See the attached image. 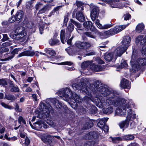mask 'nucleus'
I'll use <instances>...</instances> for the list:
<instances>
[{"mask_svg":"<svg viewBox=\"0 0 146 146\" xmlns=\"http://www.w3.org/2000/svg\"><path fill=\"white\" fill-rule=\"evenodd\" d=\"M117 95L116 93L115 98H113L112 100H107L105 102L102 99L101 102L98 104V106L100 108L110 105L118 106L115 111V114L120 116H124L126 115V109H128L130 108V104L128 100L123 98H118Z\"/></svg>","mask_w":146,"mask_h":146,"instance_id":"f257e3e1","label":"nucleus"},{"mask_svg":"<svg viewBox=\"0 0 146 146\" xmlns=\"http://www.w3.org/2000/svg\"><path fill=\"white\" fill-rule=\"evenodd\" d=\"M94 88L93 89H92L91 91H92L95 94H97L98 95L100 93L103 96L107 97V99L105 100L104 98L102 96H99L95 97L94 100L96 102V105L98 106V104L101 102V99L104 100V101L106 102L107 100H112L113 98H115V92L113 91H111L108 88L105 87L103 86L101 82L98 81H96L94 84Z\"/></svg>","mask_w":146,"mask_h":146,"instance_id":"f03ea898","label":"nucleus"},{"mask_svg":"<svg viewBox=\"0 0 146 146\" xmlns=\"http://www.w3.org/2000/svg\"><path fill=\"white\" fill-rule=\"evenodd\" d=\"M58 95L62 98V99L67 102L69 101V99H73L76 102L79 103L81 102V99L78 95L75 93H73L68 88L63 89L59 91L58 92Z\"/></svg>","mask_w":146,"mask_h":146,"instance_id":"7ed1b4c3","label":"nucleus"},{"mask_svg":"<svg viewBox=\"0 0 146 146\" xmlns=\"http://www.w3.org/2000/svg\"><path fill=\"white\" fill-rule=\"evenodd\" d=\"M134 58L135 56L133 54L131 63L132 71L135 72L139 70L142 66H146V58H139L135 61Z\"/></svg>","mask_w":146,"mask_h":146,"instance_id":"20e7f679","label":"nucleus"},{"mask_svg":"<svg viewBox=\"0 0 146 146\" xmlns=\"http://www.w3.org/2000/svg\"><path fill=\"white\" fill-rule=\"evenodd\" d=\"M131 41V38L129 36H126L124 37L121 42L123 46L118 47L115 51L114 53L115 56H121L127 49L129 44Z\"/></svg>","mask_w":146,"mask_h":146,"instance_id":"39448f33","label":"nucleus"},{"mask_svg":"<svg viewBox=\"0 0 146 146\" xmlns=\"http://www.w3.org/2000/svg\"><path fill=\"white\" fill-rule=\"evenodd\" d=\"M72 87L74 90H81L83 93L86 95V97L88 98V100H90L92 98V95L91 89L87 88L86 84L82 82L78 83H74L73 84Z\"/></svg>","mask_w":146,"mask_h":146,"instance_id":"423d86ee","label":"nucleus"},{"mask_svg":"<svg viewBox=\"0 0 146 146\" xmlns=\"http://www.w3.org/2000/svg\"><path fill=\"white\" fill-rule=\"evenodd\" d=\"M76 46L80 50L79 51H76L75 53L76 54H82V50H86L91 46L90 44L87 42H83L78 41L76 43Z\"/></svg>","mask_w":146,"mask_h":146,"instance_id":"0eeeda50","label":"nucleus"},{"mask_svg":"<svg viewBox=\"0 0 146 146\" xmlns=\"http://www.w3.org/2000/svg\"><path fill=\"white\" fill-rule=\"evenodd\" d=\"M52 109L51 105L47 104V106L45 104L41 102L39 105V110L41 112L46 115V117H48L49 115L50 110Z\"/></svg>","mask_w":146,"mask_h":146,"instance_id":"6e6552de","label":"nucleus"},{"mask_svg":"<svg viewBox=\"0 0 146 146\" xmlns=\"http://www.w3.org/2000/svg\"><path fill=\"white\" fill-rule=\"evenodd\" d=\"M90 8L91 10L90 13L91 19L93 21H94L98 16L99 12V9L98 7L94 6L93 4H90Z\"/></svg>","mask_w":146,"mask_h":146,"instance_id":"1a4fd4ad","label":"nucleus"},{"mask_svg":"<svg viewBox=\"0 0 146 146\" xmlns=\"http://www.w3.org/2000/svg\"><path fill=\"white\" fill-rule=\"evenodd\" d=\"M136 44L138 46H143L146 43V35L144 36L143 35H139L135 38Z\"/></svg>","mask_w":146,"mask_h":146,"instance_id":"9d476101","label":"nucleus"},{"mask_svg":"<svg viewBox=\"0 0 146 146\" xmlns=\"http://www.w3.org/2000/svg\"><path fill=\"white\" fill-rule=\"evenodd\" d=\"M24 28L22 27H18L16 29L15 33L18 38H21L24 37L26 35V33L23 32Z\"/></svg>","mask_w":146,"mask_h":146,"instance_id":"9b49d317","label":"nucleus"},{"mask_svg":"<svg viewBox=\"0 0 146 146\" xmlns=\"http://www.w3.org/2000/svg\"><path fill=\"white\" fill-rule=\"evenodd\" d=\"M18 50L17 49H14L11 53H9L7 54H5V57H6L4 59H2L1 60L2 61H7L11 60L14 56L15 54L18 53Z\"/></svg>","mask_w":146,"mask_h":146,"instance_id":"f8f14e48","label":"nucleus"},{"mask_svg":"<svg viewBox=\"0 0 146 146\" xmlns=\"http://www.w3.org/2000/svg\"><path fill=\"white\" fill-rule=\"evenodd\" d=\"M74 28V25L72 23L69 24L67 27L66 30V38L67 40L70 36L71 34L73 31Z\"/></svg>","mask_w":146,"mask_h":146,"instance_id":"ddd939ff","label":"nucleus"},{"mask_svg":"<svg viewBox=\"0 0 146 146\" xmlns=\"http://www.w3.org/2000/svg\"><path fill=\"white\" fill-rule=\"evenodd\" d=\"M85 30H88L89 29L92 31H94L95 29L92 26V23L90 21L85 22L83 24Z\"/></svg>","mask_w":146,"mask_h":146,"instance_id":"4468645a","label":"nucleus"},{"mask_svg":"<svg viewBox=\"0 0 146 146\" xmlns=\"http://www.w3.org/2000/svg\"><path fill=\"white\" fill-rule=\"evenodd\" d=\"M121 86L123 88L130 89L131 88L130 82L126 79H123L120 84Z\"/></svg>","mask_w":146,"mask_h":146,"instance_id":"2eb2a0df","label":"nucleus"},{"mask_svg":"<svg viewBox=\"0 0 146 146\" xmlns=\"http://www.w3.org/2000/svg\"><path fill=\"white\" fill-rule=\"evenodd\" d=\"M83 11H78L76 13V18L80 22H82L85 19V17L83 14Z\"/></svg>","mask_w":146,"mask_h":146,"instance_id":"dca6fc26","label":"nucleus"},{"mask_svg":"<svg viewBox=\"0 0 146 146\" xmlns=\"http://www.w3.org/2000/svg\"><path fill=\"white\" fill-rule=\"evenodd\" d=\"M97 137L96 133L94 131H91L84 136V138L86 139H91L93 138H96Z\"/></svg>","mask_w":146,"mask_h":146,"instance_id":"f3484780","label":"nucleus"},{"mask_svg":"<svg viewBox=\"0 0 146 146\" xmlns=\"http://www.w3.org/2000/svg\"><path fill=\"white\" fill-rule=\"evenodd\" d=\"M128 25L116 26L113 30L114 35L117 34L123 30Z\"/></svg>","mask_w":146,"mask_h":146,"instance_id":"a211bd4d","label":"nucleus"},{"mask_svg":"<svg viewBox=\"0 0 146 146\" xmlns=\"http://www.w3.org/2000/svg\"><path fill=\"white\" fill-rule=\"evenodd\" d=\"M35 54V52L33 51L27 50L19 54L18 56L19 57L24 56H32L34 55Z\"/></svg>","mask_w":146,"mask_h":146,"instance_id":"6ab92c4d","label":"nucleus"},{"mask_svg":"<svg viewBox=\"0 0 146 146\" xmlns=\"http://www.w3.org/2000/svg\"><path fill=\"white\" fill-rule=\"evenodd\" d=\"M136 117V115L133 113L132 110L131 109H129L127 110V115L126 117V119L128 120H130L131 119H135Z\"/></svg>","mask_w":146,"mask_h":146,"instance_id":"aec40b11","label":"nucleus"},{"mask_svg":"<svg viewBox=\"0 0 146 146\" xmlns=\"http://www.w3.org/2000/svg\"><path fill=\"white\" fill-rule=\"evenodd\" d=\"M90 68L92 70L97 72L101 71L103 70V68L101 66L94 64L90 65Z\"/></svg>","mask_w":146,"mask_h":146,"instance_id":"412c9836","label":"nucleus"},{"mask_svg":"<svg viewBox=\"0 0 146 146\" xmlns=\"http://www.w3.org/2000/svg\"><path fill=\"white\" fill-rule=\"evenodd\" d=\"M108 120V118H104L100 119L98 123V126L101 129L105 125V123Z\"/></svg>","mask_w":146,"mask_h":146,"instance_id":"4be33fe9","label":"nucleus"},{"mask_svg":"<svg viewBox=\"0 0 146 146\" xmlns=\"http://www.w3.org/2000/svg\"><path fill=\"white\" fill-rule=\"evenodd\" d=\"M50 101L51 103H54L56 108L59 109L62 107V104L61 102H60L54 98L51 99Z\"/></svg>","mask_w":146,"mask_h":146,"instance_id":"5701e85b","label":"nucleus"},{"mask_svg":"<svg viewBox=\"0 0 146 146\" xmlns=\"http://www.w3.org/2000/svg\"><path fill=\"white\" fill-rule=\"evenodd\" d=\"M120 0H103V1L107 2V3H110L111 6L112 8H117L118 6L116 5L117 3L115 2L119 1Z\"/></svg>","mask_w":146,"mask_h":146,"instance_id":"b1692460","label":"nucleus"},{"mask_svg":"<svg viewBox=\"0 0 146 146\" xmlns=\"http://www.w3.org/2000/svg\"><path fill=\"white\" fill-rule=\"evenodd\" d=\"M126 118V120L124 121L121 122L119 123V125L121 128H122L124 127L127 128L129 125V121Z\"/></svg>","mask_w":146,"mask_h":146,"instance_id":"393cba45","label":"nucleus"},{"mask_svg":"<svg viewBox=\"0 0 146 146\" xmlns=\"http://www.w3.org/2000/svg\"><path fill=\"white\" fill-rule=\"evenodd\" d=\"M144 25L143 23H139L137 26L136 28V31L139 33L141 32L144 30Z\"/></svg>","mask_w":146,"mask_h":146,"instance_id":"a878e982","label":"nucleus"},{"mask_svg":"<svg viewBox=\"0 0 146 146\" xmlns=\"http://www.w3.org/2000/svg\"><path fill=\"white\" fill-rule=\"evenodd\" d=\"M93 125V122L91 121L88 120L84 125L83 129H87L92 127Z\"/></svg>","mask_w":146,"mask_h":146,"instance_id":"bb28decb","label":"nucleus"},{"mask_svg":"<svg viewBox=\"0 0 146 146\" xmlns=\"http://www.w3.org/2000/svg\"><path fill=\"white\" fill-rule=\"evenodd\" d=\"M23 16V11H19L17 13L15 16V17L17 21H19L21 19Z\"/></svg>","mask_w":146,"mask_h":146,"instance_id":"cd10ccee","label":"nucleus"},{"mask_svg":"<svg viewBox=\"0 0 146 146\" xmlns=\"http://www.w3.org/2000/svg\"><path fill=\"white\" fill-rule=\"evenodd\" d=\"M113 107L111 106L108 107L107 108L103 109V111L104 113L110 114L113 112Z\"/></svg>","mask_w":146,"mask_h":146,"instance_id":"c85d7f7f","label":"nucleus"},{"mask_svg":"<svg viewBox=\"0 0 146 146\" xmlns=\"http://www.w3.org/2000/svg\"><path fill=\"white\" fill-rule=\"evenodd\" d=\"M113 57V54L112 53H106L104 55L105 59L107 61H111Z\"/></svg>","mask_w":146,"mask_h":146,"instance_id":"c756f323","label":"nucleus"},{"mask_svg":"<svg viewBox=\"0 0 146 146\" xmlns=\"http://www.w3.org/2000/svg\"><path fill=\"white\" fill-rule=\"evenodd\" d=\"M49 10L48 6V5H46L45 6L40 9L37 15L38 17H40L39 15L40 14L44 13L46 11Z\"/></svg>","mask_w":146,"mask_h":146,"instance_id":"7c9ffc66","label":"nucleus"},{"mask_svg":"<svg viewBox=\"0 0 146 146\" xmlns=\"http://www.w3.org/2000/svg\"><path fill=\"white\" fill-rule=\"evenodd\" d=\"M76 4L77 6L78 11L83 10L84 5L82 2L80 1H77L76 2Z\"/></svg>","mask_w":146,"mask_h":146,"instance_id":"2f4dec72","label":"nucleus"},{"mask_svg":"<svg viewBox=\"0 0 146 146\" xmlns=\"http://www.w3.org/2000/svg\"><path fill=\"white\" fill-rule=\"evenodd\" d=\"M5 98L8 100H11V102L16 99V98L13 95L11 94H5Z\"/></svg>","mask_w":146,"mask_h":146,"instance_id":"473e14b6","label":"nucleus"},{"mask_svg":"<svg viewBox=\"0 0 146 146\" xmlns=\"http://www.w3.org/2000/svg\"><path fill=\"white\" fill-rule=\"evenodd\" d=\"M59 42V41L57 39H51L49 41V43L51 45L58 44Z\"/></svg>","mask_w":146,"mask_h":146,"instance_id":"72a5a7b5","label":"nucleus"},{"mask_svg":"<svg viewBox=\"0 0 146 146\" xmlns=\"http://www.w3.org/2000/svg\"><path fill=\"white\" fill-rule=\"evenodd\" d=\"M90 110V113L92 114L95 113L97 112V108L93 105L90 106V108H88Z\"/></svg>","mask_w":146,"mask_h":146,"instance_id":"f704fd0d","label":"nucleus"},{"mask_svg":"<svg viewBox=\"0 0 146 146\" xmlns=\"http://www.w3.org/2000/svg\"><path fill=\"white\" fill-rule=\"evenodd\" d=\"M45 51L46 53L49 54L52 56H54L56 54L55 51L46 48L45 49Z\"/></svg>","mask_w":146,"mask_h":146,"instance_id":"c9c22d12","label":"nucleus"},{"mask_svg":"<svg viewBox=\"0 0 146 146\" xmlns=\"http://www.w3.org/2000/svg\"><path fill=\"white\" fill-rule=\"evenodd\" d=\"M65 31L64 30H62L60 32V37L62 42L63 44L64 43V34Z\"/></svg>","mask_w":146,"mask_h":146,"instance_id":"e433bc0d","label":"nucleus"},{"mask_svg":"<svg viewBox=\"0 0 146 146\" xmlns=\"http://www.w3.org/2000/svg\"><path fill=\"white\" fill-rule=\"evenodd\" d=\"M134 136L132 135H126L123 137V138L125 140H131L134 139Z\"/></svg>","mask_w":146,"mask_h":146,"instance_id":"4c0bfd02","label":"nucleus"},{"mask_svg":"<svg viewBox=\"0 0 146 146\" xmlns=\"http://www.w3.org/2000/svg\"><path fill=\"white\" fill-rule=\"evenodd\" d=\"M91 63L89 61H86L83 62L81 64V67L83 69H85Z\"/></svg>","mask_w":146,"mask_h":146,"instance_id":"58836bf2","label":"nucleus"},{"mask_svg":"<svg viewBox=\"0 0 146 146\" xmlns=\"http://www.w3.org/2000/svg\"><path fill=\"white\" fill-rule=\"evenodd\" d=\"M44 22H41L39 23V27L40 33L41 34H42V31H43L44 28Z\"/></svg>","mask_w":146,"mask_h":146,"instance_id":"ea45409f","label":"nucleus"},{"mask_svg":"<svg viewBox=\"0 0 146 146\" xmlns=\"http://www.w3.org/2000/svg\"><path fill=\"white\" fill-rule=\"evenodd\" d=\"M0 104L2 105V106L6 108H7L9 109H13V107L9 106L4 102H0Z\"/></svg>","mask_w":146,"mask_h":146,"instance_id":"a19ab883","label":"nucleus"},{"mask_svg":"<svg viewBox=\"0 0 146 146\" xmlns=\"http://www.w3.org/2000/svg\"><path fill=\"white\" fill-rule=\"evenodd\" d=\"M9 49L8 48L5 47L0 48V56L4 52H8Z\"/></svg>","mask_w":146,"mask_h":146,"instance_id":"79ce46f5","label":"nucleus"},{"mask_svg":"<svg viewBox=\"0 0 146 146\" xmlns=\"http://www.w3.org/2000/svg\"><path fill=\"white\" fill-rule=\"evenodd\" d=\"M70 21L74 24L78 28H80L81 27V25L79 23L77 22L72 19H71Z\"/></svg>","mask_w":146,"mask_h":146,"instance_id":"37998d69","label":"nucleus"},{"mask_svg":"<svg viewBox=\"0 0 146 146\" xmlns=\"http://www.w3.org/2000/svg\"><path fill=\"white\" fill-rule=\"evenodd\" d=\"M112 26V25L110 24H106L103 25H102L100 29H106L109 28Z\"/></svg>","mask_w":146,"mask_h":146,"instance_id":"c03bdc74","label":"nucleus"},{"mask_svg":"<svg viewBox=\"0 0 146 146\" xmlns=\"http://www.w3.org/2000/svg\"><path fill=\"white\" fill-rule=\"evenodd\" d=\"M110 138L111 139L112 142L113 143H117L120 140V138L119 137H110Z\"/></svg>","mask_w":146,"mask_h":146,"instance_id":"a18cd8bd","label":"nucleus"},{"mask_svg":"<svg viewBox=\"0 0 146 146\" xmlns=\"http://www.w3.org/2000/svg\"><path fill=\"white\" fill-rule=\"evenodd\" d=\"M57 64L58 65H68L70 66L71 65L73 64L72 62L70 61H66L62 62L60 63H58Z\"/></svg>","mask_w":146,"mask_h":146,"instance_id":"49530a36","label":"nucleus"},{"mask_svg":"<svg viewBox=\"0 0 146 146\" xmlns=\"http://www.w3.org/2000/svg\"><path fill=\"white\" fill-rule=\"evenodd\" d=\"M128 66L127 64L126 61L123 60L122 61L121 63V68H126Z\"/></svg>","mask_w":146,"mask_h":146,"instance_id":"de8ad7c7","label":"nucleus"},{"mask_svg":"<svg viewBox=\"0 0 146 146\" xmlns=\"http://www.w3.org/2000/svg\"><path fill=\"white\" fill-rule=\"evenodd\" d=\"M50 135H48L46 136V137L45 136H42L41 138L42 140L44 142L46 143L48 142L47 140V138L49 137H50Z\"/></svg>","mask_w":146,"mask_h":146,"instance_id":"09e8293b","label":"nucleus"},{"mask_svg":"<svg viewBox=\"0 0 146 146\" xmlns=\"http://www.w3.org/2000/svg\"><path fill=\"white\" fill-rule=\"evenodd\" d=\"M19 90L18 87L14 86L11 89V91L12 92H19Z\"/></svg>","mask_w":146,"mask_h":146,"instance_id":"8fccbe9b","label":"nucleus"},{"mask_svg":"<svg viewBox=\"0 0 146 146\" xmlns=\"http://www.w3.org/2000/svg\"><path fill=\"white\" fill-rule=\"evenodd\" d=\"M105 34L107 36H110L114 35V33L113 32V30L110 29L109 31H106L105 33Z\"/></svg>","mask_w":146,"mask_h":146,"instance_id":"3c124183","label":"nucleus"},{"mask_svg":"<svg viewBox=\"0 0 146 146\" xmlns=\"http://www.w3.org/2000/svg\"><path fill=\"white\" fill-rule=\"evenodd\" d=\"M95 23L98 27L100 29L102 25L100 23V20L98 19H96L95 22Z\"/></svg>","mask_w":146,"mask_h":146,"instance_id":"603ef678","label":"nucleus"},{"mask_svg":"<svg viewBox=\"0 0 146 146\" xmlns=\"http://www.w3.org/2000/svg\"><path fill=\"white\" fill-rule=\"evenodd\" d=\"M42 4L40 3H38L36 5L35 7L36 10H38L42 7Z\"/></svg>","mask_w":146,"mask_h":146,"instance_id":"864d4df0","label":"nucleus"},{"mask_svg":"<svg viewBox=\"0 0 146 146\" xmlns=\"http://www.w3.org/2000/svg\"><path fill=\"white\" fill-rule=\"evenodd\" d=\"M0 85L4 86L7 85V83L5 80L1 79L0 80Z\"/></svg>","mask_w":146,"mask_h":146,"instance_id":"5fc2aeb1","label":"nucleus"},{"mask_svg":"<svg viewBox=\"0 0 146 146\" xmlns=\"http://www.w3.org/2000/svg\"><path fill=\"white\" fill-rule=\"evenodd\" d=\"M96 61L99 64H102L104 63V62L99 57L97 58L96 59Z\"/></svg>","mask_w":146,"mask_h":146,"instance_id":"6e6d98bb","label":"nucleus"},{"mask_svg":"<svg viewBox=\"0 0 146 146\" xmlns=\"http://www.w3.org/2000/svg\"><path fill=\"white\" fill-rule=\"evenodd\" d=\"M18 121L19 123H21V122H22L24 124H26L25 121L24 119L21 116H19V117Z\"/></svg>","mask_w":146,"mask_h":146,"instance_id":"4d7b16f0","label":"nucleus"},{"mask_svg":"<svg viewBox=\"0 0 146 146\" xmlns=\"http://www.w3.org/2000/svg\"><path fill=\"white\" fill-rule=\"evenodd\" d=\"M124 19L125 20H128L131 18V15L129 14H126L124 15Z\"/></svg>","mask_w":146,"mask_h":146,"instance_id":"13d9d810","label":"nucleus"},{"mask_svg":"<svg viewBox=\"0 0 146 146\" xmlns=\"http://www.w3.org/2000/svg\"><path fill=\"white\" fill-rule=\"evenodd\" d=\"M30 142L29 139L27 137H26L25 140V146H28Z\"/></svg>","mask_w":146,"mask_h":146,"instance_id":"bf43d9fd","label":"nucleus"},{"mask_svg":"<svg viewBox=\"0 0 146 146\" xmlns=\"http://www.w3.org/2000/svg\"><path fill=\"white\" fill-rule=\"evenodd\" d=\"M101 129L103 130L105 132H108L109 130L108 127L106 125H104V127H103Z\"/></svg>","mask_w":146,"mask_h":146,"instance_id":"052dcab7","label":"nucleus"},{"mask_svg":"<svg viewBox=\"0 0 146 146\" xmlns=\"http://www.w3.org/2000/svg\"><path fill=\"white\" fill-rule=\"evenodd\" d=\"M141 52L143 54H146V46H143Z\"/></svg>","mask_w":146,"mask_h":146,"instance_id":"680f3d73","label":"nucleus"},{"mask_svg":"<svg viewBox=\"0 0 146 146\" xmlns=\"http://www.w3.org/2000/svg\"><path fill=\"white\" fill-rule=\"evenodd\" d=\"M5 130V128L2 126V125L0 123V133H4Z\"/></svg>","mask_w":146,"mask_h":146,"instance_id":"e2e57ef3","label":"nucleus"},{"mask_svg":"<svg viewBox=\"0 0 146 146\" xmlns=\"http://www.w3.org/2000/svg\"><path fill=\"white\" fill-rule=\"evenodd\" d=\"M85 34L88 36L92 38H94V36L91 34V33L86 32L85 33Z\"/></svg>","mask_w":146,"mask_h":146,"instance_id":"0e129e2a","label":"nucleus"},{"mask_svg":"<svg viewBox=\"0 0 146 146\" xmlns=\"http://www.w3.org/2000/svg\"><path fill=\"white\" fill-rule=\"evenodd\" d=\"M17 137L16 136H13L12 137H10V140L9 141H15L17 140Z\"/></svg>","mask_w":146,"mask_h":146,"instance_id":"69168bd1","label":"nucleus"},{"mask_svg":"<svg viewBox=\"0 0 146 146\" xmlns=\"http://www.w3.org/2000/svg\"><path fill=\"white\" fill-rule=\"evenodd\" d=\"M32 97L34 101H37V99L36 95L35 94H33L32 95Z\"/></svg>","mask_w":146,"mask_h":146,"instance_id":"338daca9","label":"nucleus"},{"mask_svg":"<svg viewBox=\"0 0 146 146\" xmlns=\"http://www.w3.org/2000/svg\"><path fill=\"white\" fill-rule=\"evenodd\" d=\"M15 20L16 19L15 17V18H11L9 19V22L10 23H13L15 21Z\"/></svg>","mask_w":146,"mask_h":146,"instance_id":"774afa93","label":"nucleus"}]
</instances>
